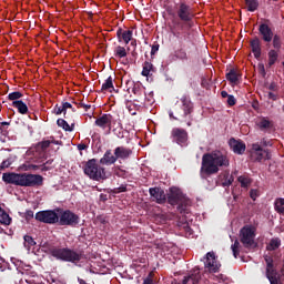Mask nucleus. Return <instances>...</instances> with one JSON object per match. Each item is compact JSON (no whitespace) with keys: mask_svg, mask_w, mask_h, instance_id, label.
<instances>
[{"mask_svg":"<svg viewBox=\"0 0 284 284\" xmlns=\"http://www.w3.org/2000/svg\"><path fill=\"white\" fill-rule=\"evenodd\" d=\"M267 97L271 101H277L278 100V94H275L274 92H268Z\"/></svg>","mask_w":284,"mask_h":284,"instance_id":"57","label":"nucleus"},{"mask_svg":"<svg viewBox=\"0 0 284 284\" xmlns=\"http://www.w3.org/2000/svg\"><path fill=\"white\" fill-rule=\"evenodd\" d=\"M240 77L241 75H239V73L234 69H231L230 72L226 73V79L230 81V83H233L234 85H236V83H239Z\"/></svg>","mask_w":284,"mask_h":284,"instance_id":"31","label":"nucleus"},{"mask_svg":"<svg viewBox=\"0 0 284 284\" xmlns=\"http://www.w3.org/2000/svg\"><path fill=\"white\" fill-rule=\"evenodd\" d=\"M12 223V217L0 206V224L10 225Z\"/></svg>","mask_w":284,"mask_h":284,"instance_id":"27","label":"nucleus"},{"mask_svg":"<svg viewBox=\"0 0 284 284\" xmlns=\"http://www.w3.org/2000/svg\"><path fill=\"white\" fill-rule=\"evenodd\" d=\"M149 194L155 203L159 205H163V203H168V195H165V191L159 186L150 187Z\"/></svg>","mask_w":284,"mask_h":284,"instance_id":"15","label":"nucleus"},{"mask_svg":"<svg viewBox=\"0 0 284 284\" xmlns=\"http://www.w3.org/2000/svg\"><path fill=\"white\" fill-rule=\"evenodd\" d=\"M231 250L233 252L234 258H239V254H241V242L235 240L234 243L231 245Z\"/></svg>","mask_w":284,"mask_h":284,"instance_id":"38","label":"nucleus"},{"mask_svg":"<svg viewBox=\"0 0 284 284\" xmlns=\"http://www.w3.org/2000/svg\"><path fill=\"white\" fill-rule=\"evenodd\" d=\"M114 57H118V59H124V57H128V51L125 50V47L118 45L114 49Z\"/></svg>","mask_w":284,"mask_h":284,"instance_id":"37","label":"nucleus"},{"mask_svg":"<svg viewBox=\"0 0 284 284\" xmlns=\"http://www.w3.org/2000/svg\"><path fill=\"white\" fill-rule=\"evenodd\" d=\"M2 181L20 187H39L43 185V176L32 173H3Z\"/></svg>","mask_w":284,"mask_h":284,"instance_id":"3","label":"nucleus"},{"mask_svg":"<svg viewBox=\"0 0 284 284\" xmlns=\"http://www.w3.org/2000/svg\"><path fill=\"white\" fill-rule=\"evenodd\" d=\"M258 67L261 68L263 74H265V65L264 64H258Z\"/></svg>","mask_w":284,"mask_h":284,"instance_id":"63","label":"nucleus"},{"mask_svg":"<svg viewBox=\"0 0 284 284\" xmlns=\"http://www.w3.org/2000/svg\"><path fill=\"white\" fill-rule=\"evenodd\" d=\"M182 106L175 104L173 106V111H170V119H174V121H182L186 123L190 128L192 125V113L194 112V103H192V99L190 95H183L180 99Z\"/></svg>","mask_w":284,"mask_h":284,"instance_id":"5","label":"nucleus"},{"mask_svg":"<svg viewBox=\"0 0 284 284\" xmlns=\"http://www.w3.org/2000/svg\"><path fill=\"white\" fill-rule=\"evenodd\" d=\"M275 212L284 216V197H277L274 202Z\"/></svg>","mask_w":284,"mask_h":284,"instance_id":"30","label":"nucleus"},{"mask_svg":"<svg viewBox=\"0 0 284 284\" xmlns=\"http://www.w3.org/2000/svg\"><path fill=\"white\" fill-rule=\"evenodd\" d=\"M175 39H178L180 45V48L174 51L175 59L179 61H187L189 57L187 51H185V41L190 39V33H181V37H175Z\"/></svg>","mask_w":284,"mask_h":284,"instance_id":"14","label":"nucleus"},{"mask_svg":"<svg viewBox=\"0 0 284 284\" xmlns=\"http://www.w3.org/2000/svg\"><path fill=\"white\" fill-rule=\"evenodd\" d=\"M64 119L69 121L70 123H74V112L68 113V111H64L63 113Z\"/></svg>","mask_w":284,"mask_h":284,"instance_id":"48","label":"nucleus"},{"mask_svg":"<svg viewBox=\"0 0 284 284\" xmlns=\"http://www.w3.org/2000/svg\"><path fill=\"white\" fill-rule=\"evenodd\" d=\"M159 43H155L151 47V57H154V54L159 52Z\"/></svg>","mask_w":284,"mask_h":284,"instance_id":"54","label":"nucleus"},{"mask_svg":"<svg viewBox=\"0 0 284 284\" xmlns=\"http://www.w3.org/2000/svg\"><path fill=\"white\" fill-rule=\"evenodd\" d=\"M58 128H62L64 132H73L74 131V122H71V125L64 119L57 120Z\"/></svg>","mask_w":284,"mask_h":284,"instance_id":"24","label":"nucleus"},{"mask_svg":"<svg viewBox=\"0 0 284 284\" xmlns=\"http://www.w3.org/2000/svg\"><path fill=\"white\" fill-rule=\"evenodd\" d=\"M131 45H132L133 48H136V39H131Z\"/></svg>","mask_w":284,"mask_h":284,"instance_id":"62","label":"nucleus"},{"mask_svg":"<svg viewBox=\"0 0 284 284\" xmlns=\"http://www.w3.org/2000/svg\"><path fill=\"white\" fill-rule=\"evenodd\" d=\"M266 263V278L271 284H282L281 278H278V272L274 268V258L270 255L264 256Z\"/></svg>","mask_w":284,"mask_h":284,"instance_id":"13","label":"nucleus"},{"mask_svg":"<svg viewBox=\"0 0 284 284\" xmlns=\"http://www.w3.org/2000/svg\"><path fill=\"white\" fill-rule=\"evenodd\" d=\"M226 102H227V105L232 108V105H236V98H234V95H229Z\"/></svg>","mask_w":284,"mask_h":284,"instance_id":"53","label":"nucleus"},{"mask_svg":"<svg viewBox=\"0 0 284 284\" xmlns=\"http://www.w3.org/2000/svg\"><path fill=\"white\" fill-rule=\"evenodd\" d=\"M276 61H278V51L271 49L268 51V63H267V68H272V65H274L276 63Z\"/></svg>","mask_w":284,"mask_h":284,"instance_id":"28","label":"nucleus"},{"mask_svg":"<svg viewBox=\"0 0 284 284\" xmlns=\"http://www.w3.org/2000/svg\"><path fill=\"white\" fill-rule=\"evenodd\" d=\"M204 265L209 272H213L214 274H216V272H219L221 268V263L216 261V255L214 252L206 253Z\"/></svg>","mask_w":284,"mask_h":284,"instance_id":"16","label":"nucleus"},{"mask_svg":"<svg viewBox=\"0 0 284 284\" xmlns=\"http://www.w3.org/2000/svg\"><path fill=\"white\" fill-rule=\"evenodd\" d=\"M142 284H154V280H152V273H150L149 276L144 278Z\"/></svg>","mask_w":284,"mask_h":284,"instance_id":"56","label":"nucleus"},{"mask_svg":"<svg viewBox=\"0 0 284 284\" xmlns=\"http://www.w3.org/2000/svg\"><path fill=\"white\" fill-rule=\"evenodd\" d=\"M175 9L178 18L171 20L169 29L173 37L181 39V33H187L185 30H192L194 28V12H192V7L185 0H180Z\"/></svg>","mask_w":284,"mask_h":284,"instance_id":"1","label":"nucleus"},{"mask_svg":"<svg viewBox=\"0 0 284 284\" xmlns=\"http://www.w3.org/2000/svg\"><path fill=\"white\" fill-rule=\"evenodd\" d=\"M12 165V160L7 159L0 163V170H6V168H10Z\"/></svg>","mask_w":284,"mask_h":284,"instance_id":"47","label":"nucleus"},{"mask_svg":"<svg viewBox=\"0 0 284 284\" xmlns=\"http://www.w3.org/2000/svg\"><path fill=\"white\" fill-rule=\"evenodd\" d=\"M258 145H261V148L265 149V148H272V141L263 138L260 142H257Z\"/></svg>","mask_w":284,"mask_h":284,"instance_id":"44","label":"nucleus"},{"mask_svg":"<svg viewBox=\"0 0 284 284\" xmlns=\"http://www.w3.org/2000/svg\"><path fill=\"white\" fill-rule=\"evenodd\" d=\"M132 92L135 97H143L144 94V91L143 89L141 88V85L139 84H134L133 88H132Z\"/></svg>","mask_w":284,"mask_h":284,"instance_id":"43","label":"nucleus"},{"mask_svg":"<svg viewBox=\"0 0 284 284\" xmlns=\"http://www.w3.org/2000/svg\"><path fill=\"white\" fill-rule=\"evenodd\" d=\"M118 125V124H115ZM113 134L118 136V139H125V132L123 131V123L121 122V125H118V128L111 129Z\"/></svg>","mask_w":284,"mask_h":284,"instance_id":"34","label":"nucleus"},{"mask_svg":"<svg viewBox=\"0 0 284 284\" xmlns=\"http://www.w3.org/2000/svg\"><path fill=\"white\" fill-rule=\"evenodd\" d=\"M94 125H97V128H100V130H108L106 134H110L114 125H121V119H116L110 113H104L95 119Z\"/></svg>","mask_w":284,"mask_h":284,"instance_id":"9","label":"nucleus"},{"mask_svg":"<svg viewBox=\"0 0 284 284\" xmlns=\"http://www.w3.org/2000/svg\"><path fill=\"white\" fill-rule=\"evenodd\" d=\"M78 150H80V151L88 150V145L84 143H80V144H78Z\"/></svg>","mask_w":284,"mask_h":284,"instance_id":"60","label":"nucleus"},{"mask_svg":"<svg viewBox=\"0 0 284 284\" xmlns=\"http://www.w3.org/2000/svg\"><path fill=\"white\" fill-rule=\"evenodd\" d=\"M250 45L255 59H261V54H262L261 39L258 37H255L250 41Z\"/></svg>","mask_w":284,"mask_h":284,"instance_id":"23","label":"nucleus"},{"mask_svg":"<svg viewBox=\"0 0 284 284\" xmlns=\"http://www.w3.org/2000/svg\"><path fill=\"white\" fill-rule=\"evenodd\" d=\"M62 109L64 112H68V110H71L73 113L77 112V109H74L70 102H62Z\"/></svg>","mask_w":284,"mask_h":284,"instance_id":"45","label":"nucleus"},{"mask_svg":"<svg viewBox=\"0 0 284 284\" xmlns=\"http://www.w3.org/2000/svg\"><path fill=\"white\" fill-rule=\"evenodd\" d=\"M166 201L169 205H178V212H180V214H187V205H190V199H187L179 187L172 186L170 189Z\"/></svg>","mask_w":284,"mask_h":284,"instance_id":"6","label":"nucleus"},{"mask_svg":"<svg viewBox=\"0 0 284 284\" xmlns=\"http://www.w3.org/2000/svg\"><path fill=\"white\" fill-rule=\"evenodd\" d=\"M102 92H112V90H114V83H113V79H112V75H110L105 82L102 84V88H101Z\"/></svg>","mask_w":284,"mask_h":284,"instance_id":"33","label":"nucleus"},{"mask_svg":"<svg viewBox=\"0 0 284 284\" xmlns=\"http://www.w3.org/2000/svg\"><path fill=\"white\" fill-rule=\"evenodd\" d=\"M151 72H156V68L154 67V64H152V62L150 61H145L143 63V69H142V77H150Z\"/></svg>","mask_w":284,"mask_h":284,"instance_id":"26","label":"nucleus"},{"mask_svg":"<svg viewBox=\"0 0 284 284\" xmlns=\"http://www.w3.org/2000/svg\"><path fill=\"white\" fill-rule=\"evenodd\" d=\"M229 145L234 154H245V150L247 149L245 142H243L242 140H236L234 138L230 139Z\"/></svg>","mask_w":284,"mask_h":284,"instance_id":"19","label":"nucleus"},{"mask_svg":"<svg viewBox=\"0 0 284 284\" xmlns=\"http://www.w3.org/2000/svg\"><path fill=\"white\" fill-rule=\"evenodd\" d=\"M24 247H27V250H30V247H34V245H37V242L34 241V239H32V236L30 235H24Z\"/></svg>","mask_w":284,"mask_h":284,"instance_id":"42","label":"nucleus"},{"mask_svg":"<svg viewBox=\"0 0 284 284\" xmlns=\"http://www.w3.org/2000/svg\"><path fill=\"white\" fill-rule=\"evenodd\" d=\"M115 176H120L122 179H125L128 176V172L121 169L115 170Z\"/></svg>","mask_w":284,"mask_h":284,"instance_id":"51","label":"nucleus"},{"mask_svg":"<svg viewBox=\"0 0 284 284\" xmlns=\"http://www.w3.org/2000/svg\"><path fill=\"white\" fill-rule=\"evenodd\" d=\"M221 97L222 99H227L230 95L227 94V91H222Z\"/></svg>","mask_w":284,"mask_h":284,"instance_id":"61","label":"nucleus"},{"mask_svg":"<svg viewBox=\"0 0 284 284\" xmlns=\"http://www.w3.org/2000/svg\"><path fill=\"white\" fill-rule=\"evenodd\" d=\"M23 98V93H21V91H14L8 94L7 99L9 101H12V103H14V101H21L19 99Z\"/></svg>","mask_w":284,"mask_h":284,"instance_id":"41","label":"nucleus"},{"mask_svg":"<svg viewBox=\"0 0 284 284\" xmlns=\"http://www.w3.org/2000/svg\"><path fill=\"white\" fill-rule=\"evenodd\" d=\"M34 219L40 223H47V225H55L59 223V213L54 210L40 211L36 213Z\"/></svg>","mask_w":284,"mask_h":284,"instance_id":"11","label":"nucleus"},{"mask_svg":"<svg viewBox=\"0 0 284 284\" xmlns=\"http://www.w3.org/2000/svg\"><path fill=\"white\" fill-rule=\"evenodd\" d=\"M171 138L178 145H184V143H187V131L185 129L174 128L171 131Z\"/></svg>","mask_w":284,"mask_h":284,"instance_id":"18","label":"nucleus"},{"mask_svg":"<svg viewBox=\"0 0 284 284\" xmlns=\"http://www.w3.org/2000/svg\"><path fill=\"white\" fill-rule=\"evenodd\" d=\"M58 224L62 226L77 227L81 223V217L70 210L57 209Z\"/></svg>","mask_w":284,"mask_h":284,"instance_id":"8","label":"nucleus"},{"mask_svg":"<svg viewBox=\"0 0 284 284\" xmlns=\"http://www.w3.org/2000/svg\"><path fill=\"white\" fill-rule=\"evenodd\" d=\"M272 155L270 154V149H263L258 142L252 144L251 148V160L254 163H262V161H270Z\"/></svg>","mask_w":284,"mask_h":284,"instance_id":"10","label":"nucleus"},{"mask_svg":"<svg viewBox=\"0 0 284 284\" xmlns=\"http://www.w3.org/2000/svg\"><path fill=\"white\" fill-rule=\"evenodd\" d=\"M114 194H121V192H128V186L122 184L119 187L113 190Z\"/></svg>","mask_w":284,"mask_h":284,"instance_id":"50","label":"nucleus"},{"mask_svg":"<svg viewBox=\"0 0 284 284\" xmlns=\"http://www.w3.org/2000/svg\"><path fill=\"white\" fill-rule=\"evenodd\" d=\"M24 219H26V221H32V219H34V211H32V210L26 211Z\"/></svg>","mask_w":284,"mask_h":284,"instance_id":"49","label":"nucleus"},{"mask_svg":"<svg viewBox=\"0 0 284 284\" xmlns=\"http://www.w3.org/2000/svg\"><path fill=\"white\" fill-rule=\"evenodd\" d=\"M260 130H270L272 128V122L267 120L266 118H262L260 122L257 123Z\"/></svg>","mask_w":284,"mask_h":284,"instance_id":"39","label":"nucleus"},{"mask_svg":"<svg viewBox=\"0 0 284 284\" xmlns=\"http://www.w3.org/2000/svg\"><path fill=\"white\" fill-rule=\"evenodd\" d=\"M78 108H83V110H85V112H88V110H90V108H92V105L85 104V103H83V102H80V103L78 104Z\"/></svg>","mask_w":284,"mask_h":284,"instance_id":"58","label":"nucleus"},{"mask_svg":"<svg viewBox=\"0 0 284 284\" xmlns=\"http://www.w3.org/2000/svg\"><path fill=\"white\" fill-rule=\"evenodd\" d=\"M250 196H251V199H252L253 201H256V197L258 196V191L252 189V190L250 191Z\"/></svg>","mask_w":284,"mask_h":284,"instance_id":"55","label":"nucleus"},{"mask_svg":"<svg viewBox=\"0 0 284 284\" xmlns=\"http://www.w3.org/2000/svg\"><path fill=\"white\" fill-rule=\"evenodd\" d=\"M84 174L92 181H102L105 179V169L99 166L97 159L89 160L83 168Z\"/></svg>","mask_w":284,"mask_h":284,"instance_id":"7","label":"nucleus"},{"mask_svg":"<svg viewBox=\"0 0 284 284\" xmlns=\"http://www.w3.org/2000/svg\"><path fill=\"white\" fill-rule=\"evenodd\" d=\"M268 90H271V92H276V90H278V85H276V82H272L268 85Z\"/></svg>","mask_w":284,"mask_h":284,"instance_id":"59","label":"nucleus"},{"mask_svg":"<svg viewBox=\"0 0 284 284\" xmlns=\"http://www.w3.org/2000/svg\"><path fill=\"white\" fill-rule=\"evenodd\" d=\"M258 32L264 43H272V39H274V31H272V27L270 24L261 23L258 26Z\"/></svg>","mask_w":284,"mask_h":284,"instance_id":"17","label":"nucleus"},{"mask_svg":"<svg viewBox=\"0 0 284 284\" xmlns=\"http://www.w3.org/2000/svg\"><path fill=\"white\" fill-rule=\"evenodd\" d=\"M281 247V239L275 237L270 241V244L266 246L268 252H274V250H278Z\"/></svg>","mask_w":284,"mask_h":284,"instance_id":"32","label":"nucleus"},{"mask_svg":"<svg viewBox=\"0 0 284 284\" xmlns=\"http://www.w3.org/2000/svg\"><path fill=\"white\" fill-rule=\"evenodd\" d=\"M239 183H241V187H250L252 185V179L241 175L237 178Z\"/></svg>","mask_w":284,"mask_h":284,"instance_id":"40","label":"nucleus"},{"mask_svg":"<svg viewBox=\"0 0 284 284\" xmlns=\"http://www.w3.org/2000/svg\"><path fill=\"white\" fill-rule=\"evenodd\" d=\"M78 281H79L80 284H88V283L85 282V280L78 278Z\"/></svg>","mask_w":284,"mask_h":284,"instance_id":"64","label":"nucleus"},{"mask_svg":"<svg viewBox=\"0 0 284 284\" xmlns=\"http://www.w3.org/2000/svg\"><path fill=\"white\" fill-rule=\"evenodd\" d=\"M114 155L116 161H128L132 156V149L125 146H116L114 149Z\"/></svg>","mask_w":284,"mask_h":284,"instance_id":"20","label":"nucleus"},{"mask_svg":"<svg viewBox=\"0 0 284 284\" xmlns=\"http://www.w3.org/2000/svg\"><path fill=\"white\" fill-rule=\"evenodd\" d=\"M11 105L12 108H16V110H18L19 114H28V104L22 102V100L13 101Z\"/></svg>","mask_w":284,"mask_h":284,"instance_id":"25","label":"nucleus"},{"mask_svg":"<svg viewBox=\"0 0 284 284\" xmlns=\"http://www.w3.org/2000/svg\"><path fill=\"white\" fill-rule=\"evenodd\" d=\"M116 37H118L119 43H121V41H123L125 43V45H128V43H130L132 41L133 31L132 30L123 31L122 28H119L116 31Z\"/></svg>","mask_w":284,"mask_h":284,"instance_id":"21","label":"nucleus"},{"mask_svg":"<svg viewBox=\"0 0 284 284\" xmlns=\"http://www.w3.org/2000/svg\"><path fill=\"white\" fill-rule=\"evenodd\" d=\"M116 163V155L112 154V150H106L100 159V165H114Z\"/></svg>","mask_w":284,"mask_h":284,"instance_id":"22","label":"nucleus"},{"mask_svg":"<svg viewBox=\"0 0 284 284\" xmlns=\"http://www.w3.org/2000/svg\"><path fill=\"white\" fill-rule=\"evenodd\" d=\"M50 143H52L50 140H44L39 142L38 145L41 148V150H48L50 148Z\"/></svg>","mask_w":284,"mask_h":284,"instance_id":"46","label":"nucleus"},{"mask_svg":"<svg viewBox=\"0 0 284 284\" xmlns=\"http://www.w3.org/2000/svg\"><path fill=\"white\" fill-rule=\"evenodd\" d=\"M254 231L251 227L244 226L240 231V241L244 245L246 250H254L256 248V242L254 241Z\"/></svg>","mask_w":284,"mask_h":284,"instance_id":"12","label":"nucleus"},{"mask_svg":"<svg viewBox=\"0 0 284 284\" xmlns=\"http://www.w3.org/2000/svg\"><path fill=\"white\" fill-rule=\"evenodd\" d=\"M54 114H57V115H59V114H65V111H64L63 106H62V105L59 106V104H57V105L54 106Z\"/></svg>","mask_w":284,"mask_h":284,"instance_id":"52","label":"nucleus"},{"mask_svg":"<svg viewBox=\"0 0 284 284\" xmlns=\"http://www.w3.org/2000/svg\"><path fill=\"white\" fill-rule=\"evenodd\" d=\"M272 45H273V50H276L277 52L281 51V49L283 48V40L281 38L280 34H274L272 38Z\"/></svg>","mask_w":284,"mask_h":284,"instance_id":"29","label":"nucleus"},{"mask_svg":"<svg viewBox=\"0 0 284 284\" xmlns=\"http://www.w3.org/2000/svg\"><path fill=\"white\" fill-rule=\"evenodd\" d=\"M248 12H256L258 10V0H245Z\"/></svg>","mask_w":284,"mask_h":284,"instance_id":"35","label":"nucleus"},{"mask_svg":"<svg viewBox=\"0 0 284 284\" xmlns=\"http://www.w3.org/2000/svg\"><path fill=\"white\" fill-rule=\"evenodd\" d=\"M232 183H234V176L230 175V173H225L222 180V187H230Z\"/></svg>","mask_w":284,"mask_h":284,"instance_id":"36","label":"nucleus"},{"mask_svg":"<svg viewBox=\"0 0 284 284\" xmlns=\"http://www.w3.org/2000/svg\"><path fill=\"white\" fill-rule=\"evenodd\" d=\"M221 168H230V159L223 151L215 150L211 153H205L202 156L200 176L201 179H207L212 174H219Z\"/></svg>","mask_w":284,"mask_h":284,"instance_id":"2","label":"nucleus"},{"mask_svg":"<svg viewBox=\"0 0 284 284\" xmlns=\"http://www.w3.org/2000/svg\"><path fill=\"white\" fill-rule=\"evenodd\" d=\"M49 254L55 258V261H62L63 263H72L77 265L85 258V252L83 250H74L70 247L50 246Z\"/></svg>","mask_w":284,"mask_h":284,"instance_id":"4","label":"nucleus"}]
</instances>
